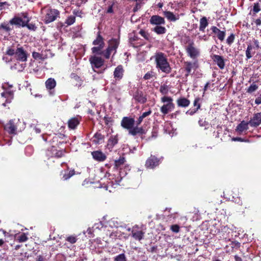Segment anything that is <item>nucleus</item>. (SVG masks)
Listing matches in <instances>:
<instances>
[{"label":"nucleus","mask_w":261,"mask_h":261,"mask_svg":"<svg viewBox=\"0 0 261 261\" xmlns=\"http://www.w3.org/2000/svg\"><path fill=\"white\" fill-rule=\"evenodd\" d=\"M80 123V120L77 117H72L68 121L67 124L69 129H75Z\"/></svg>","instance_id":"nucleus-25"},{"label":"nucleus","mask_w":261,"mask_h":261,"mask_svg":"<svg viewBox=\"0 0 261 261\" xmlns=\"http://www.w3.org/2000/svg\"><path fill=\"white\" fill-rule=\"evenodd\" d=\"M46 88L51 92V90H53L56 86L57 83L56 80L54 78L50 77L48 79L45 83Z\"/></svg>","instance_id":"nucleus-30"},{"label":"nucleus","mask_w":261,"mask_h":261,"mask_svg":"<svg viewBox=\"0 0 261 261\" xmlns=\"http://www.w3.org/2000/svg\"><path fill=\"white\" fill-rule=\"evenodd\" d=\"M33 130L36 134H39L41 133V129L37 127V126H35L33 128Z\"/></svg>","instance_id":"nucleus-63"},{"label":"nucleus","mask_w":261,"mask_h":261,"mask_svg":"<svg viewBox=\"0 0 261 261\" xmlns=\"http://www.w3.org/2000/svg\"><path fill=\"white\" fill-rule=\"evenodd\" d=\"M125 162V159L123 156H120L118 160H115L114 168L118 170L121 168Z\"/></svg>","instance_id":"nucleus-33"},{"label":"nucleus","mask_w":261,"mask_h":261,"mask_svg":"<svg viewBox=\"0 0 261 261\" xmlns=\"http://www.w3.org/2000/svg\"><path fill=\"white\" fill-rule=\"evenodd\" d=\"M151 113H152V111L150 109H149L148 110V111L143 113L142 114L141 116L144 119V118H145V117H147L148 116L150 115L151 114Z\"/></svg>","instance_id":"nucleus-56"},{"label":"nucleus","mask_w":261,"mask_h":261,"mask_svg":"<svg viewBox=\"0 0 261 261\" xmlns=\"http://www.w3.org/2000/svg\"><path fill=\"white\" fill-rule=\"evenodd\" d=\"M105 136L100 133V130L97 131L92 138V142L97 145L102 143L104 142Z\"/></svg>","instance_id":"nucleus-23"},{"label":"nucleus","mask_w":261,"mask_h":261,"mask_svg":"<svg viewBox=\"0 0 261 261\" xmlns=\"http://www.w3.org/2000/svg\"><path fill=\"white\" fill-rule=\"evenodd\" d=\"M249 125L254 127H257L261 124V112L255 113L249 121Z\"/></svg>","instance_id":"nucleus-15"},{"label":"nucleus","mask_w":261,"mask_h":261,"mask_svg":"<svg viewBox=\"0 0 261 261\" xmlns=\"http://www.w3.org/2000/svg\"><path fill=\"white\" fill-rule=\"evenodd\" d=\"M75 21V16L73 15H70L67 17L66 19L65 23L67 25H70L73 24Z\"/></svg>","instance_id":"nucleus-43"},{"label":"nucleus","mask_w":261,"mask_h":261,"mask_svg":"<svg viewBox=\"0 0 261 261\" xmlns=\"http://www.w3.org/2000/svg\"><path fill=\"white\" fill-rule=\"evenodd\" d=\"M60 12L56 9L49 8L46 10L44 17V22L48 24L56 20L58 18H60Z\"/></svg>","instance_id":"nucleus-8"},{"label":"nucleus","mask_w":261,"mask_h":261,"mask_svg":"<svg viewBox=\"0 0 261 261\" xmlns=\"http://www.w3.org/2000/svg\"><path fill=\"white\" fill-rule=\"evenodd\" d=\"M16 239L19 242H24L28 240V238L25 233H22L16 236Z\"/></svg>","instance_id":"nucleus-42"},{"label":"nucleus","mask_w":261,"mask_h":261,"mask_svg":"<svg viewBox=\"0 0 261 261\" xmlns=\"http://www.w3.org/2000/svg\"><path fill=\"white\" fill-rule=\"evenodd\" d=\"M162 159V157L158 158L151 154L146 160L145 166L147 169H154L161 163Z\"/></svg>","instance_id":"nucleus-9"},{"label":"nucleus","mask_w":261,"mask_h":261,"mask_svg":"<svg viewBox=\"0 0 261 261\" xmlns=\"http://www.w3.org/2000/svg\"><path fill=\"white\" fill-rule=\"evenodd\" d=\"M184 64V69L186 72V73L185 74V76L186 77L191 74L192 69L195 70L199 67L198 60H193V62L185 61Z\"/></svg>","instance_id":"nucleus-10"},{"label":"nucleus","mask_w":261,"mask_h":261,"mask_svg":"<svg viewBox=\"0 0 261 261\" xmlns=\"http://www.w3.org/2000/svg\"><path fill=\"white\" fill-rule=\"evenodd\" d=\"M151 31L158 35H163L166 33L167 30L165 27L159 25L152 28Z\"/></svg>","instance_id":"nucleus-34"},{"label":"nucleus","mask_w":261,"mask_h":261,"mask_svg":"<svg viewBox=\"0 0 261 261\" xmlns=\"http://www.w3.org/2000/svg\"><path fill=\"white\" fill-rule=\"evenodd\" d=\"M119 41L118 39L113 38L109 40L108 47L112 51H114V55L116 54L117 49L119 46Z\"/></svg>","instance_id":"nucleus-26"},{"label":"nucleus","mask_w":261,"mask_h":261,"mask_svg":"<svg viewBox=\"0 0 261 261\" xmlns=\"http://www.w3.org/2000/svg\"><path fill=\"white\" fill-rule=\"evenodd\" d=\"M153 78H156V73L153 70L148 71L143 77L144 80H149Z\"/></svg>","instance_id":"nucleus-37"},{"label":"nucleus","mask_w":261,"mask_h":261,"mask_svg":"<svg viewBox=\"0 0 261 261\" xmlns=\"http://www.w3.org/2000/svg\"><path fill=\"white\" fill-rule=\"evenodd\" d=\"M105 123L106 125H109L110 122L113 121V119L111 117H108L107 115L103 118Z\"/></svg>","instance_id":"nucleus-53"},{"label":"nucleus","mask_w":261,"mask_h":261,"mask_svg":"<svg viewBox=\"0 0 261 261\" xmlns=\"http://www.w3.org/2000/svg\"><path fill=\"white\" fill-rule=\"evenodd\" d=\"M253 42L254 44L253 46L255 47V48H256L257 49H258L259 48L258 41L256 39H253Z\"/></svg>","instance_id":"nucleus-59"},{"label":"nucleus","mask_w":261,"mask_h":261,"mask_svg":"<svg viewBox=\"0 0 261 261\" xmlns=\"http://www.w3.org/2000/svg\"><path fill=\"white\" fill-rule=\"evenodd\" d=\"M254 23L255 24L256 27L259 26L261 25V18H258L255 19L253 21Z\"/></svg>","instance_id":"nucleus-58"},{"label":"nucleus","mask_w":261,"mask_h":261,"mask_svg":"<svg viewBox=\"0 0 261 261\" xmlns=\"http://www.w3.org/2000/svg\"><path fill=\"white\" fill-rule=\"evenodd\" d=\"M255 53L256 51L255 47L251 43L248 44L247 49L245 51V55L246 57V60L248 61L252 57H253V56L255 55Z\"/></svg>","instance_id":"nucleus-24"},{"label":"nucleus","mask_w":261,"mask_h":261,"mask_svg":"<svg viewBox=\"0 0 261 261\" xmlns=\"http://www.w3.org/2000/svg\"><path fill=\"white\" fill-rule=\"evenodd\" d=\"M13 94V92L12 91H8L6 92H3L1 93V95L4 97H8L11 96Z\"/></svg>","instance_id":"nucleus-55"},{"label":"nucleus","mask_w":261,"mask_h":261,"mask_svg":"<svg viewBox=\"0 0 261 261\" xmlns=\"http://www.w3.org/2000/svg\"><path fill=\"white\" fill-rule=\"evenodd\" d=\"M164 16L171 21H175L179 19V16H176L173 12L171 11L164 12Z\"/></svg>","instance_id":"nucleus-35"},{"label":"nucleus","mask_w":261,"mask_h":261,"mask_svg":"<svg viewBox=\"0 0 261 261\" xmlns=\"http://www.w3.org/2000/svg\"><path fill=\"white\" fill-rule=\"evenodd\" d=\"M178 107L186 108L190 104V100L185 97H180L176 100Z\"/></svg>","instance_id":"nucleus-27"},{"label":"nucleus","mask_w":261,"mask_h":261,"mask_svg":"<svg viewBox=\"0 0 261 261\" xmlns=\"http://www.w3.org/2000/svg\"><path fill=\"white\" fill-rule=\"evenodd\" d=\"M71 78L78 83L79 86H81L82 83V81L80 77L78 76L76 73H72L70 75ZM77 85V84H76Z\"/></svg>","instance_id":"nucleus-44"},{"label":"nucleus","mask_w":261,"mask_h":261,"mask_svg":"<svg viewBox=\"0 0 261 261\" xmlns=\"http://www.w3.org/2000/svg\"><path fill=\"white\" fill-rule=\"evenodd\" d=\"M156 68L162 72L169 74L172 68L168 61L166 55L162 52H156L154 56Z\"/></svg>","instance_id":"nucleus-2"},{"label":"nucleus","mask_w":261,"mask_h":261,"mask_svg":"<svg viewBox=\"0 0 261 261\" xmlns=\"http://www.w3.org/2000/svg\"><path fill=\"white\" fill-rule=\"evenodd\" d=\"M248 125H249V121L246 122L243 120L238 125L236 130L240 133H242L248 129Z\"/></svg>","instance_id":"nucleus-32"},{"label":"nucleus","mask_w":261,"mask_h":261,"mask_svg":"<svg viewBox=\"0 0 261 261\" xmlns=\"http://www.w3.org/2000/svg\"><path fill=\"white\" fill-rule=\"evenodd\" d=\"M23 128V122H21L19 118H14L9 121L4 126L5 130L9 134L15 135L17 131H21Z\"/></svg>","instance_id":"nucleus-5"},{"label":"nucleus","mask_w":261,"mask_h":261,"mask_svg":"<svg viewBox=\"0 0 261 261\" xmlns=\"http://www.w3.org/2000/svg\"><path fill=\"white\" fill-rule=\"evenodd\" d=\"M183 43L187 56L193 60H198L200 55V50L196 46L194 41L188 36L183 40Z\"/></svg>","instance_id":"nucleus-4"},{"label":"nucleus","mask_w":261,"mask_h":261,"mask_svg":"<svg viewBox=\"0 0 261 261\" xmlns=\"http://www.w3.org/2000/svg\"><path fill=\"white\" fill-rule=\"evenodd\" d=\"M260 10V5L258 3H254L253 9L252 10L253 15H255Z\"/></svg>","instance_id":"nucleus-46"},{"label":"nucleus","mask_w":261,"mask_h":261,"mask_svg":"<svg viewBox=\"0 0 261 261\" xmlns=\"http://www.w3.org/2000/svg\"><path fill=\"white\" fill-rule=\"evenodd\" d=\"M170 229L173 232L175 233H178L180 230V227L177 224L172 225L170 227Z\"/></svg>","instance_id":"nucleus-52"},{"label":"nucleus","mask_w":261,"mask_h":261,"mask_svg":"<svg viewBox=\"0 0 261 261\" xmlns=\"http://www.w3.org/2000/svg\"><path fill=\"white\" fill-rule=\"evenodd\" d=\"M169 91L168 87L167 85L164 84L161 85L160 87V92L163 95L168 94Z\"/></svg>","instance_id":"nucleus-47"},{"label":"nucleus","mask_w":261,"mask_h":261,"mask_svg":"<svg viewBox=\"0 0 261 261\" xmlns=\"http://www.w3.org/2000/svg\"><path fill=\"white\" fill-rule=\"evenodd\" d=\"M161 101L166 104L163 105L161 108V112L164 115L167 114L169 112L172 111L174 108L175 105L173 102V99L169 96H164L161 98Z\"/></svg>","instance_id":"nucleus-6"},{"label":"nucleus","mask_w":261,"mask_h":261,"mask_svg":"<svg viewBox=\"0 0 261 261\" xmlns=\"http://www.w3.org/2000/svg\"><path fill=\"white\" fill-rule=\"evenodd\" d=\"M210 30L212 31V33L216 35L217 38L219 40L223 41L224 40L226 35V31L225 30L224 31H221L217 27L214 25L211 27Z\"/></svg>","instance_id":"nucleus-19"},{"label":"nucleus","mask_w":261,"mask_h":261,"mask_svg":"<svg viewBox=\"0 0 261 261\" xmlns=\"http://www.w3.org/2000/svg\"><path fill=\"white\" fill-rule=\"evenodd\" d=\"M232 140L234 141H240V142H248V140H245V139L242 138L241 137H235L233 138Z\"/></svg>","instance_id":"nucleus-57"},{"label":"nucleus","mask_w":261,"mask_h":261,"mask_svg":"<svg viewBox=\"0 0 261 261\" xmlns=\"http://www.w3.org/2000/svg\"><path fill=\"white\" fill-rule=\"evenodd\" d=\"M199 30L202 32H205V28L208 26V22L206 17L203 16L200 19Z\"/></svg>","instance_id":"nucleus-31"},{"label":"nucleus","mask_w":261,"mask_h":261,"mask_svg":"<svg viewBox=\"0 0 261 261\" xmlns=\"http://www.w3.org/2000/svg\"><path fill=\"white\" fill-rule=\"evenodd\" d=\"M66 153L65 149H62L59 150H57L56 153L54 154L55 156L57 158H60L65 156V153Z\"/></svg>","instance_id":"nucleus-48"},{"label":"nucleus","mask_w":261,"mask_h":261,"mask_svg":"<svg viewBox=\"0 0 261 261\" xmlns=\"http://www.w3.org/2000/svg\"><path fill=\"white\" fill-rule=\"evenodd\" d=\"M6 55L10 56H14L17 61L22 62H26L29 56V54L23 46L19 44L16 45V48H14V46L8 47Z\"/></svg>","instance_id":"nucleus-3"},{"label":"nucleus","mask_w":261,"mask_h":261,"mask_svg":"<svg viewBox=\"0 0 261 261\" xmlns=\"http://www.w3.org/2000/svg\"><path fill=\"white\" fill-rule=\"evenodd\" d=\"M213 61L217 65L220 69H223L225 66V60L221 56L213 55L212 56Z\"/></svg>","instance_id":"nucleus-18"},{"label":"nucleus","mask_w":261,"mask_h":261,"mask_svg":"<svg viewBox=\"0 0 261 261\" xmlns=\"http://www.w3.org/2000/svg\"><path fill=\"white\" fill-rule=\"evenodd\" d=\"M198 123L200 126H205L206 121L205 120H204L203 119H201L198 121Z\"/></svg>","instance_id":"nucleus-62"},{"label":"nucleus","mask_w":261,"mask_h":261,"mask_svg":"<svg viewBox=\"0 0 261 261\" xmlns=\"http://www.w3.org/2000/svg\"><path fill=\"white\" fill-rule=\"evenodd\" d=\"M225 240L226 242H230L229 245H226L225 247L226 253L232 252L233 251L234 249H238L240 248L241 246L240 243L237 241H230V240L229 239L227 240L226 238H225Z\"/></svg>","instance_id":"nucleus-17"},{"label":"nucleus","mask_w":261,"mask_h":261,"mask_svg":"<svg viewBox=\"0 0 261 261\" xmlns=\"http://www.w3.org/2000/svg\"><path fill=\"white\" fill-rule=\"evenodd\" d=\"M89 62L92 67L96 68L101 67L105 63L104 60L101 57L96 56H91L89 58Z\"/></svg>","instance_id":"nucleus-12"},{"label":"nucleus","mask_w":261,"mask_h":261,"mask_svg":"<svg viewBox=\"0 0 261 261\" xmlns=\"http://www.w3.org/2000/svg\"><path fill=\"white\" fill-rule=\"evenodd\" d=\"M77 239L75 236H70L66 238V241L71 244H74L76 242Z\"/></svg>","instance_id":"nucleus-49"},{"label":"nucleus","mask_w":261,"mask_h":261,"mask_svg":"<svg viewBox=\"0 0 261 261\" xmlns=\"http://www.w3.org/2000/svg\"><path fill=\"white\" fill-rule=\"evenodd\" d=\"M21 17L15 16L9 21V23L5 22L0 24V29L4 30L5 32L9 33L13 28H11L9 24L16 25L18 28L27 27L29 30L36 31L37 29L35 23H30L31 18L29 17L28 13L22 12L20 14Z\"/></svg>","instance_id":"nucleus-1"},{"label":"nucleus","mask_w":261,"mask_h":261,"mask_svg":"<svg viewBox=\"0 0 261 261\" xmlns=\"http://www.w3.org/2000/svg\"><path fill=\"white\" fill-rule=\"evenodd\" d=\"M139 125H137L136 126H134L133 128L129 131V134L133 136H136L137 135L139 136H142L146 134V130L143 128V127H139Z\"/></svg>","instance_id":"nucleus-21"},{"label":"nucleus","mask_w":261,"mask_h":261,"mask_svg":"<svg viewBox=\"0 0 261 261\" xmlns=\"http://www.w3.org/2000/svg\"><path fill=\"white\" fill-rule=\"evenodd\" d=\"M75 174V171L74 170H71L67 172V173H65L63 175L62 178L64 180H68L71 177H72L73 175Z\"/></svg>","instance_id":"nucleus-41"},{"label":"nucleus","mask_w":261,"mask_h":261,"mask_svg":"<svg viewBox=\"0 0 261 261\" xmlns=\"http://www.w3.org/2000/svg\"><path fill=\"white\" fill-rule=\"evenodd\" d=\"M93 159L96 161L103 162L107 159L106 155L100 150H96L91 152Z\"/></svg>","instance_id":"nucleus-20"},{"label":"nucleus","mask_w":261,"mask_h":261,"mask_svg":"<svg viewBox=\"0 0 261 261\" xmlns=\"http://www.w3.org/2000/svg\"><path fill=\"white\" fill-rule=\"evenodd\" d=\"M139 34L141 35L146 40L150 41L151 37L150 36V35L149 33H148L147 31L141 29L139 32Z\"/></svg>","instance_id":"nucleus-40"},{"label":"nucleus","mask_w":261,"mask_h":261,"mask_svg":"<svg viewBox=\"0 0 261 261\" xmlns=\"http://www.w3.org/2000/svg\"><path fill=\"white\" fill-rule=\"evenodd\" d=\"M118 142V135H112L110 136L108 140L107 147L110 151L113 149L115 145Z\"/></svg>","instance_id":"nucleus-22"},{"label":"nucleus","mask_w":261,"mask_h":261,"mask_svg":"<svg viewBox=\"0 0 261 261\" xmlns=\"http://www.w3.org/2000/svg\"><path fill=\"white\" fill-rule=\"evenodd\" d=\"M198 111V110H196V109L194 108V109H193L192 110H188L186 112V114L187 115H189L190 116H193L195 113H196Z\"/></svg>","instance_id":"nucleus-54"},{"label":"nucleus","mask_w":261,"mask_h":261,"mask_svg":"<svg viewBox=\"0 0 261 261\" xmlns=\"http://www.w3.org/2000/svg\"><path fill=\"white\" fill-rule=\"evenodd\" d=\"M143 118L141 116H140L136 121V125H140L142 122Z\"/></svg>","instance_id":"nucleus-60"},{"label":"nucleus","mask_w":261,"mask_h":261,"mask_svg":"<svg viewBox=\"0 0 261 261\" xmlns=\"http://www.w3.org/2000/svg\"><path fill=\"white\" fill-rule=\"evenodd\" d=\"M114 261H127L125 255L124 253L120 254L114 258Z\"/></svg>","instance_id":"nucleus-45"},{"label":"nucleus","mask_w":261,"mask_h":261,"mask_svg":"<svg viewBox=\"0 0 261 261\" xmlns=\"http://www.w3.org/2000/svg\"><path fill=\"white\" fill-rule=\"evenodd\" d=\"M133 98L136 101L140 103L143 104L147 101L146 96L143 94L141 90L138 89H137L133 94Z\"/></svg>","instance_id":"nucleus-14"},{"label":"nucleus","mask_w":261,"mask_h":261,"mask_svg":"<svg viewBox=\"0 0 261 261\" xmlns=\"http://www.w3.org/2000/svg\"><path fill=\"white\" fill-rule=\"evenodd\" d=\"M112 52L113 51L110 48L107 47L105 50H101L99 52L97 53L95 55H102L106 59H109Z\"/></svg>","instance_id":"nucleus-36"},{"label":"nucleus","mask_w":261,"mask_h":261,"mask_svg":"<svg viewBox=\"0 0 261 261\" xmlns=\"http://www.w3.org/2000/svg\"><path fill=\"white\" fill-rule=\"evenodd\" d=\"M258 88V86L256 84L255 82H253L250 86L246 89V92L251 94L256 91Z\"/></svg>","instance_id":"nucleus-39"},{"label":"nucleus","mask_w":261,"mask_h":261,"mask_svg":"<svg viewBox=\"0 0 261 261\" xmlns=\"http://www.w3.org/2000/svg\"><path fill=\"white\" fill-rule=\"evenodd\" d=\"M145 232L139 229L138 225H135L132 228V236L136 240L141 241L144 238Z\"/></svg>","instance_id":"nucleus-13"},{"label":"nucleus","mask_w":261,"mask_h":261,"mask_svg":"<svg viewBox=\"0 0 261 261\" xmlns=\"http://www.w3.org/2000/svg\"><path fill=\"white\" fill-rule=\"evenodd\" d=\"M129 41L134 47H138L144 45V43L142 42V40L138 36L135 35L129 38Z\"/></svg>","instance_id":"nucleus-29"},{"label":"nucleus","mask_w":261,"mask_h":261,"mask_svg":"<svg viewBox=\"0 0 261 261\" xmlns=\"http://www.w3.org/2000/svg\"><path fill=\"white\" fill-rule=\"evenodd\" d=\"M92 44L94 45L92 47L91 51L92 54H96L102 50L105 46L104 38L100 34V32H98L95 39L92 42Z\"/></svg>","instance_id":"nucleus-7"},{"label":"nucleus","mask_w":261,"mask_h":261,"mask_svg":"<svg viewBox=\"0 0 261 261\" xmlns=\"http://www.w3.org/2000/svg\"><path fill=\"white\" fill-rule=\"evenodd\" d=\"M32 57L35 60H41L43 59L42 57V55L40 54L39 53L33 51L32 53Z\"/></svg>","instance_id":"nucleus-51"},{"label":"nucleus","mask_w":261,"mask_h":261,"mask_svg":"<svg viewBox=\"0 0 261 261\" xmlns=\"http://www.w3.org/2000/svg\"><path fill=\"white\" fill-rule=\"evenodd\" d=\"M135 124V119L130 117H123L121 121V126L128 132L133 128Z\"/></svg>","instance_id":"nucleus-11"},{"label":"nucleus","mask_w":261,"mask_h":261,"mask_svg":"<svg viewBox=\"0 0 261 261\" xmlns=\"http://www.w3.org/2000/svg\"><path fill=\"white\" fill-rule=\"evenodd\" d=\"M202 101V98L200 97H196L193 101V106L196 110H200Z\"/></svg>","instance_id":"nucleus-38"},{"label":"nucleus","mask_w":261,"mask_h":261,"mask_svg":"<svg viewBox=\"0 0 261 261\" xmlns=\"http://www.w3.org/2000/svg\"><path fill=\"white\" fill-rule=\"evenodd\" d=\"M235 36L233 33H231L227 38L226 43L230 45L234 42Z\"/></svg>","instance_id":"nucleus-50"},{"label":"nucleus","mask_w":261,"mask_h":261,"mask_svg":"<svg viewBox=\"0 0 261 261\" xmlns=\"http://www.w3.org/2000/svg\"><path fill=\"white\" fill-rule=\"evenodd\" d=\"M149 22L153 25H164L165 20L164 17L158 15H154L151 16L149 19Z\"/></svg>","instance_id":"nucleus-16"},{"label":"nucleus","mask_w":261,"mask_h":261,"mask_svg":"<svg viewBox=\"0 0 261 261\" xmlns=\"http://www.w3.org/2000/svg\"><path fill=\"white\" fill-rule=\"evenodd\" d=\"M124 70L123 66L121 65H119L115 69L114 72V78L116 80H121L123 75Z\"/></svg>","instance_id":"nucleus-28"},{"label":"nucleus","mask_w":261,"mask_h":261,"mask_svg":"<svg viewBox=\"0 0 261 261\" xmlns=\"http://www.w3.org/2000/svg\"><path fill=\"white\" fill-rule=\"evenodd\" d=\"M235 261H242V259L241 257L237 255L234 256Z\"/></svg>","instance_id":"nucleus-64"},{"label":"nucleus","mask_w":261,"mask_h":261,"mask_svg":"<svg viewBox=\"0 0 261 261\" xmlns=\"http://www.w3.org/2000/svg\"><path fill=\"white\" fill-rule=\"evenodd\" d=\"M45 260L46 259H45V257L43 255H41L38 256L36 258V261H45Z\"/></svg>","instance_id":"nucleus-61"}]
</instances>
